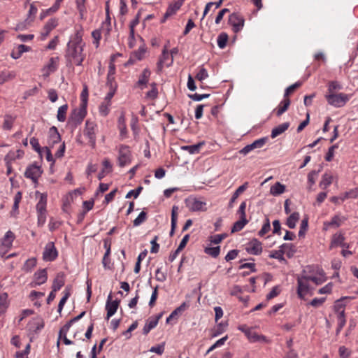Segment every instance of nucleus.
I'll return each mask as SVG.
<instances>
[{"mask_svg": "<svg viewBox=\"0 0 358 358\" xmlns=\"http://www.w3.org/2000/svg\"><path fill=\"white\" fill-rule=\"evenodd\" d=\"M8 297L6 292H1L0 294V315L6 312L8 306Z\"/></svg>", "mask_w": 358, "mask_h": 358, "instance_id": "34", "label": "nucleus"}, {"mask_svg": "<svg viewBox=\"0 0 358 358\" xmlns=\"http://www.w3.org/2000/svg\"><path fill=\"white\" fill-rule=\"evenodd\" d=\"M150 86L151 90L146 93L145 96L148 99L154 100L157 99L158 96V90L157 87V84L155 83H151Z\"/></svg>", "mask_w": 358, "mask_h": 358, "instance_id": "46", "label": "nucleus"}, {"mask_svg": "<svg viewBox=\"0 0 358 358\" xmlns=\"http://www.w3.org/2000/svg\"><path fill=\"white\" fill-rule=\"evenodd\" d=\"M358 197V187L350 189L349 192L345 193L344 197L342 200L347 199H356Z\"/></svg>", "mask_w": 358, "mask_h": 358, "instance_id": "55", "label": "nucleus"}, {"mask_svg": "<svg viewBox=\"0 0 358 358\" xmlns=\"http://www.w3.org/2000/svg\"><path fill=\"white\" fill-rule=\"evenodd\" d=\"M87 97H88V90L87 86H85L83 88L81 94H80V99H81V104L80 106H83L84 107H87Z\"/></svg>", "mask_w": 358, "mask_h": 358, "instance_id": "60", "label": "nucleus"}, {"mask_svg": "<svg viewBox=\"0 0 358 358\" xmlns=\"http://www.w3.org/2000/svg\"><path fill=\"white\" fill-rule=\"evenodd\" d=\"M120 301L116 299L113 301L111 294L108 296L106 303V310L107 311L106 319L108 320L117 311L119 307Z\"/></svg>", "mask_w": 358, "mask_h": 358, "instance_id": "12", "label": "nucleus"}, {"mask_svg": "<svg viewBox=\"0 0 358 358\" xmlns=\"http://www.w3.org/2000/svg\"><path fill=\"white\" fill-rule=\"evenodd\" d=\"M320 172V170L319 171H311L308 174V182L310 184V185H313L315 183V181H316V178L317 177V175Z\"/></svg>", "mask_w": 358, "mask_h": 358, "instance_id": "58", "label": "nucleus"}, {"mask_svg": "<svg viewBox=\"0 0 358 358\" xmlns=\"http://www.w3.org/2000/svg\"><path fill=\"white\" fill-rule=\"evenodd\" d=\"M248 220L247 219L240 218L239 220L234 222L232 228L231 233L237 232L243 229V227L248 224Z\"/></svg>", "mask_w": 358, "mask_h": 358, "instance_id": "38", "label": "nucleus"}, {"mask_svg": "<svg viewBox=\"0 0 358 358\" xmlns=\"http://www.w3.org/2000/svg\"><path fill=\"white\" fill-rule=\"evenodd\" d=\"M289 127V122H284L275 127H274L271 134V137L275 138L279 135L285 132Z\"/></svg>", "mask_w": 358, "mask_h": 358, "instance_id": "27", "label": "nucleus"}, {"mask_svg": "<svg viewBox=\"0 0 358 358\" xmlns=\"http://www.w3.org/2000/svg\"><path fill=\"white\" fill-rule=\"evenodd\" d=\"M57 22L55 19L49 20L45 24L43 31L41 33V39L44 40L49 35L50 31L57 27Z\"/></svg>", "mask_w": 358, "mask_h": 358, "instance_id": "20", "label": "nucleus"}, {"mask_svg": "<svg viewBox=\"0 0 358 358\" xmlns=\"http://www.w3.org/2000/svg\"><path fill=\"white\" fill-rule=\"evenodd\" d=\"M30 144L31 145L32 148L35 151H36L38 154L41 155L43 149H41L37 138H36L35 137L31 138L30 139Z\"/></svg>", "mask_w": 358, "mask_h": 358, "instance_id": "61", "label": "nucleus"}, {"mask_svg": "<svg viewBox=\"0 0 358 358\" xmlns=\"http://www.w3.org/2000/svg\"><path fill=\"white\" fill-rule=\"evenodd\" d=\"M37 260L35 257L28 259L22 266V270L24 272L29 273L36 266Z\"/></svg>", "mask_w": 358, "mask_h": 358, "instance_id": "37", "label": "nucleus"}, {"mask_svg": "<svg viewBox=\"0 0 358 358\" xmlns=\"http://www.w3.org/2000/svg\"><path fill=\"white\" fill-rule=\"evenodd\" d=\"M61 141V136L57 129L52 126L48 131V144L50 147H53L55 144Z\"/></svg>", "mask_w": 358, "mask_h": 358, "instance_id": "16", "label": "nucleus"}, {"mask_svg": "<svg viewBox=\"0 0 358 358\" xmlns=\"http://www.w3.org/2000/svg\"><path fill=\"white\" fill-rule=\"evenodd\" d=\"M85 43L83 41V31L77 30L72 36L67 43L65 53L66 66H72L73 64L81 66L85 59V54L83 53V48Z\"/></svg>", "mask_w": 358, "mask_h": 358, "instance_id": "1", "label": "nucleus"}, {"mask_svg": "<svg viewBox=\"0 0 358 358\" xmlns=\"http://www.w3.org/2000/svg\"><path fill=\"white\" fill-rule=\"evenodd\" d=\"M248 187V182H245L243 185H241L233 194L229 202V208H231L234 206V203L238 197V196L242 194Z\"/></svg>", "mask_w": 358, "mask_h": 358, "instance_id": "25", "label": "nucleus"}, {"mask_svg": "<svg viewBox=\"0 0 358 358\" xmlns=\"http://www.w3.org/2000/svg\"><path fill=\"white\" fill-rule=\"evenodd\" d=\"M15 239V235L11 231H8L3 238L1 239L0 244L6 248H11L13 242Z\"/></svg>", "mask_w": 358, "mask_h": 358, "instance_id": "24", "label": "nucleus"}, {"mask_svg": "<svg viewBox=\"0 0 358 358\" xmlns=\"http://www.w3.org/2000/svg\"><path fill=\"white\" fill-rule=\"evenodd\" d=\"M204 144V141H201L197 144L182 146L181 149L187 151L191 155L197 154L200 152V149Z\"/></svg>", "mask_w": 358, "mask_h": 358, "instance_id": "28", "label": "nucleus"}, {"mask_svg": "<svg viewBox=\"0 0 358 358\" xmlns=\"http://www.w3.org/2000/svg\"><path fill=\"white\" fill-rule=\"evenodd\" d=\"M333 283L329 282L325 286L322 287L318 290V293L320 294H330L333 289Z\"/></svg>", "mask_w": 358, "mask_h": 358, "instance_id": "64", "label": "nucleus"}, {"mask_svg": "<svg viewBox=\"0 0 358 358\" xmlns=\"http://www.w3.org/2000/svg\"><path fill=\"white\" fill-rule=\"evenodd\" d=\"M62 224V222L57 220H55L52 217L50 219V222L48 224V227L50 231H54L57 229H58L60 225Z\"/></svg>", "mask_w": 358, "mask_h": 358, "instance_id": "63", "label": "nucleus"}, {"mask_svg": "<svg viewBox=\"0 0 358 358\" xmlns=\"http://www.w3.org/2000/svg\"><path fill=\"white\" fill-rule=\"evenodd\" d=\"M228 41V35L226 33H221L218 35L217 42L220 48L223 49L226 47Z\"/></svg>", "mask_w": 358, "mask_h": 358, "instance_id": "47", "label": "nucleus"}, {"mask_svg": "<svg viewBox=\"0 0 358 358\" xmlns=\"http://www.w3.org/2000/svg\"><path fill=\"white\" fill-rule=\"evenodd\" d=\"M270 229H271L270 221H269V219L268 217H266L265 220V223L263 224L262 229L258 232V235L259 236H263L266 234H267L270 231Z\"/></svg>", "mask_w": 358, "mask_h": 358, "instance_id": "52", "label": "nucleus"}, {"mask_svg": "<svg viewBox=\"0 0 358 358\" xmlns=\"http://www.w3.org/2000/svg\"><path fill=\"white\" fill-rule=\"evenodd\" d=\"M110 103L105 101L101 103L99 108V113L101 115L104 117L106 116L110 112Z\"/></svg>", "mask_w": 358, "mask_h": 358, "instance_id": "51", "label": "nucleus"}, {"mask_svg": "<svg viewBox=\"0 0 358 358\" xmlns=\"http://www.w3.org/2000/svg\"><path fill=\"white\" fill-rule=\"evenodd\" d=\"M246 336L250 342H268L266 336L259 335L252 329L246 332Z\"/></svg>", "mask_w": 358, "mask_h": 358, "instance_id": "22", "label": "nucleus"}, {"mask_svg": "<svg viewBox=\"0 0 358 358\" xmlns=\"http://www.w3.org/2000/svg\"><path fill=\"white\" fill-rule=\"evenodd\" d=\"M301 85V83L296 82L289 86L285 92L284 99H288V96Z\"/></svg>", "mask_w": 358, "mask_h": 358, "instance_id": "57", "label": "nucleus"}, {"mask_svg": "<svg viewBox=\"0 0 358 358\" xmlns=\"http://www.w3.org/2000/svg\"><path fill=\"white\" fill-rule=\"evenodd\" d=\"M308 219H303L302 221H301V225H300V229L299 231V237H303L305 236V234L306 232V231L308 230Z\"/></svg>", "mask_w": 358, "mask_h": 358, "instance_id": "53", "label": "nucleus"}, {"mask_svg": "<svg viewBox=\"0 0 358 358\" xmlns=\"http://www.w3.org/2000/svg\"><path fill=\"white\" fill-rule=\"evenodd\" d=\"M285 191V186L279 182H275L270 188V193L273 196H278Z\"/></svg>", "mask_w": 358, "mask_h": 358, "instance_id": "31", "label": "nucleus"}, {"mask_svg": "<svg viewBox=\"0 0 358 358\" xmlns=\"http://www.w3.org/2000/svg\"><path fill=\"white\" fill-rule=\"evenodd\" d=\"M204 252L213 258H216L220 253V247H206L204 249Z\"/></svg>", "mask_w": 358, "mask_h": 358, "instance_id": "44", "label": "nucleus"}, {"mask_svg": "<svg viewBox=\"0 0 358 358\" xmlns=\"http://www.w3.org/2000/svg\"><path fill=\"white\" fill-rule=\"evenodd\" d=\"M23 155L24 151L20 149L16 151H9L8 153L4 157V161L6 162V167L10 169V164L12 163V162L15 161L17 159L22 158Z\"/></svg>", "mask_w": 358, "mask_h": 358, "instance_id": "15", "label": "nucleus"}, {"mask_svg": "<svg viewBox=\"0 0 358 358\" xmlns=\"http://www.w3.org/2000/svg\"><path fill=\"white\" fill-rule=\"evenodd\" d=\"M181 7V1H175L173 3H171L166 9V13H164L162 19L161 20V23H164L166 20L174 15L177 10H178Z\"/></svg>", "mask_w": 358, "mask_h": 358, "instance_id": "18", "label": "nucleus"}, {"mask_svg": "<svg viewBox=\"0 0 358 358\" xmlns=\"http://www.w3.org/2000/svg\"><path fill=\"white\" fill-rule=\"evenodd\" d=\"M118 128L121 135H124L127 133V127L124 122V115H121L118 119Z\"/></svg>", "mask_w": 358, "mask_h": 358, "instance_id": "56", "label": "nucleus"}, {"mask_svg": "<svg viewBox=\"0 0 358 358\" xmlns=\"http://www.w3.org/2000/svg\"><path fill=\"white\" fill-rule=\"evenodd\" d=\"M76 3L80 18L83 19L86 13V8L85 6V0H76Z\"/></svg>", "mask_w": 358, "mask_h": 358, "instance_id": "48", "label": "nucleus"}, {"mask_svg": "<svg viewBox=\"0 0 358 358\" xmlns=\"http://www.w3.org/2000/svg\"><path fill=\"white\" fill-rule=\"evenodd\" d=\"M30 329H33V331L36 333L37 331L41 330L44 327V322L43 321L40 319H34L29 324Z\"/></svg>", "mask_w": 358, "mask_h": 358, "instance_id": "36", "label": "nucleus"}, {"mask_svg": "<svg viewBox=\"0 0 358 358\" xmlns=\"http://www.w3.org/2000/svg\"><path fill=\"white\" fill-rule=\"evenodd\" d=\"M300 217L299 213L294 212L292 213L287 219L286 224L289 229L295 228L296 222L299 221Z\"/></svg>", "mask_w": 358, "mask_h": 358, "instance_id": "33", "label": "nucleus"}, {"mask_svg": "<svg viewBox=\"0 0 358 358\" xmlns=\"http://www.w3.org/2000/svg\"><path fill=\"white\" fill-rule=\"evenodd\" d=\"M351 299H354V297L345 296L335 301L334 310L337 315H345V304L343 303V301Z\"/></svg>", "mask_w": 358, "mask_h": 358, "instance_id": "21", "label": "nucleus"}, {"mask_svg": "<svg viewBox=\"0 0 358 358\" xmlns=\"http://www.w3.org/2000/svg\"><path fill=\"white\" fill-rule=\"evenodd\" d=\"M268 141V137H263L259 139H257L255 141L251 144L245 145L243 148H242L239 152L243 155H246L252 150L256 149V148H262L266 143Z\"/></svg>", "mask_w": 358, "mask_h": 358, "instance_id": "11", "label": "nucleus"}, {"mask_svg": "<svg viewBox=\"0 0 358 358\" xmlns=\"http://www.w3.org/2000/svg\"><path fill=\"white\" fill-rule=\"evenodd\" d=\"M306 273L302 271L301 274L297 277V294L300 299H303L310 290V279Z\"/></svg>", "mask_w": 358, "mask_h": 358, "instance_id": "3", "label": "nucleus"}, {"mask_svg": "<svg viewBox=\"0 0 358 358\" xmlns=\"http://www.w3.org/2000/svg\"><path fill=\"white\" fill-rule=\"evenodd\" d=\"M48 280V274L45 268L36 271L34 275V280L31 282L32 287L44 284Z\"/></svg>", "mask_w": 358, "mask_h": 358, "instance_id": "13", "label": "nucleus"}, {"mask_svg": "<svg viewBox=\"0 0 358 358\" xmlns=\"http://www.w3.org/2000/svg\"><path fill=\"white\" fill-rule=\"evenodd\" d=\"M31 48L23 44L18 45L14 50H13L10 56L12 58L17 59H19L24 52L30 51Z\"/></svg>", "mask_w": 358, "mask_h": 358, "instance_id": "23", "label": "nucleus"}, {"mask_svg": "<svg viewBox=\"0 0 358 358\" xmlns=\"http://www.w3.org/2000/svg\"><path fill=\"white\" fill-rule=\"evenodd\" d=\"M290 105V100L289 99H284L279 104L275 110L276 115H282L289 108Z\"/></svg>", "mask_w": 358, "mask_h": 358, "instance_id": "32", "label": "nucleus"}, {"mask_svg": "<svg viewBox=\"0 0 358 358\" xmlns=\"http://www.w3.org/2000/svg\"><path fill=\"white\" fill-rule=\"evenodd\" d=\"M147 219V213L145 211H142L139 213L138 217L134 220L133 224L134 227H138L143 223Z\"/></svg>", "mask_w": 358, "mask_h": 358, "instance_id": "50", "label": "nucleus"}, {"mask_svg": "<svg viewBox=\"0 0 358 358\" xmlns=\"http://www.w3.org/2000/svg\"><path fill=\"white\" fill-rule=\"evenodd\" d=\"M97 125L94 122L87 120L85 122V128L84 129V136L88 138L89 143L92 148L96 145V130Z\"/></svg>", "mask_w": 358, "mask_h": 358, "instance_id": "5", "label": "nucleus"}, {"mask_svg": "<svg viewBox=\"0 0 358 358\" xmlns=\"http://www.w3.org/2000/svg\"><path fill=\"white\" fill-rule=\"evenodd\" d=\"M344 241L345 238L342 234L334 235L331 242V248L339 246L340 244H343V241Z\"/></svg>", "mask_w": 358, "mask_h": 358, "instance_id": "49", "label": "nucleus"}, {"mask_svg": "<svg viewBox=\"0 0 358 358\" xmlns=\"http://www.w3.org/2000/svg\"><path fill=\"white\" fill-rule=\"evenodd\" d=\"M157 325L156 321H155L152 317L148 318L146 321L145 324L143 329V334L144 335H147L152 329H154Z\"/></svg>", "mask_w": 358, "mask_h": 358, "instance_id": "40", "label": "nucleus"}, {"mask_svg": "<svg viewBox=\"0 0 358 358\" xmlns=\"http://www.w3.org/2000/svg\"><path fill=\"white\" fill-rule=\"evenodd\" d=\"M310 281L313 282L316 285H319L324 282L327 280L325 273L322 268H316V275L308 274Z\"/></svg>", "mask_w": 358, "mask_h": 358, "instance_id": "17", "label": "nucleus"}, {"mask_svg": "<svg viewBox=\"0 0 358 358\" xmlns=\"http://www.w3.org/2000/svg\"><path fill=\"white\" fill-rule=\"evenodd\" d=\"M229 23L233 27L235 33L240 31L244 26V19L238 13H234L229 15Z\"/></svg>", "mask_w": 358, "mask_h": 358, "instance_id": "10", "label": "nucleus"}, {"mask_svg": "<svg viewBox=\"0 0 358 358\" xmlns=\"http://www.w3.org/2000/svg\"><path fill=\"white\" fill-rule=\"evenodd\" d=\"M47 194H40L39 200L36 206L37 213H47Z\"/></svg>", "mask_w": 358, "mask_h": 358, "instance_id": "26", "label": "nucleus"}, {"mask_svg": "<svg viewBox=\"0 0 358 358\" xmlns=\"http://www.w3.org/2000/svg\"><path fill=\"white\" fill-rule=\"evenodd\" d=\"M58 256V252L53 242H49L46 244L43 252V259L45 262H52Z\"/></svg>", "mask_w": 358, "mask_h": 358, "instance_id": "8", "label": "nucleus"}, {"mask_svg": "<svg viewBox=\"0 0 358 358\" xmlns=\"http://www.w3.org/2000/svg\"><path fill=\"white\" fill-rule=\"evenodd\" d=\"M131 162V153L129 146L122 145L119 149L118 165L124 167Z\"/></svg>", "mask_w": 358, "mask_h": 358, "instance_id": "7", "label": "nucleus"}, {"mask_svg": "<svg viewBox=\"0 0 358 358\" xmlns=\"http://www.w3.org/2000/svg\"><path fill=\"white\" fill-rule=\"evenodd\" d=\"M342 89L343 87L339 82L336 80L330 81L328 84V92L327 94L335 93V91Z\"/></svg>", "mask_w": 358, "mask_h": 358, "instance_id": "45", "label": "nucleus"}, {"mask_svg": "<svg viewBox=\"0 0 358 358\" xmlns=\"http://www.w3.org/2000/svg\"><path fill=\"white\" fill-rule=\"evenodd\" d=\"M145 52L146 48L144 45H142L134 52V56L138 60H141L144 57Z\"/></svg>", "mask_w": 358, "mask_h": 358, "instance_id": "62", "label": "nucleus"}, {"mask_svg": "<svg viewBox=\"0 0 358 358\" xmlns=\"http://www.w3.org/2000/svg\"><path fill=\"white\" fill-rule=\"evenodd\" d=\"M151 75V71L149 69L145 68L143 69L141 75L139 76L138 80L136 85L141 87V90L146 87L147 83L149 81V78Z\"/></svg>", "mask_w": 358, "mask_h": 358, "instance_id": "19", "label": "nucleus"}, {"mask_svg": "<svg viewBox=\"0 0 358 358\" xmlns=\"http://www.w3.org/2000/svg\"><path fill=\"white\" fill-rule=\"evenodd\" d=\"M43 171L41 166L36 164L29 166L24 173L27 178L31 179L34 182H37L38 179L41 177Z\"/></svg>", "mask_w": 358, "mask_h": 358, "instance_id": "9", "label": "nucleus"}, {"mask_svg": "<svg viewBox=\"0 0 358 358\" xmlns=\"http://www.w3.org/2000/svg\"><path fill=\"white\" fill-rule=\"evenodd\" d=\"M86 108L80 106L78 109L73 110L69 118V124L74 127L81 124L87 114Z\"/></svg>", "mask_w": 358, "mask_h": 358, "instance_id": "4", "label": "nucleus"}, {"mask_svg": "<svg viewBox=\"0 0 358 358\" xmlns=\"http://www.w3.org/2000/svg\"><path fill=\"white\" fill-rule=\"evenodd\" d=\"M16 76L15 71H3L0 73V85L14 79Z\"/></svg>", "mask_w": 358, "mask_h": 358, "instance_id": "29", "label": "nucleus"}, {"mask_svg": "<svg viewBox=\"0 0 358 358\" xmlns=\"http://www.w3.org/2000/svg\"><path fill=\"white\" fill-rule=\"evenodd\" d=\"M186 207L189 211H206V203L202 201L194 196H189L185 200Z\"/></svg>", "mask_w": 358, "mask_h": 358, "instance_id": "6", "label": "nucleus"}, {"mask_svg": "<svg viewBox=\"0 0 358 358\" xmlns=\"http://www.w3.org/2000/svg\"><path fill=\"white\" fill-rule=\"evenodd\" d=\"M15 117L10 115H6L4 116V122L3 124V129L5 130H10L13 127Z\"/></svg>", "mask_w": 358, "mask_h": 358, "instance_id": "41", "label": "nucleus"}, {"mask_svg": "<svg viewBox=\"0 0 358 358\" xmlns=\"http://www.w3.org/2000/svg\"><path fill=\"white\" fill-rule=\"evenodd\" d=\"M64 280L63 277L62 275H57L52 283V288L53 292L59 290L64 286Z\"/></svg>", "mask_w": 358, "mask_h": 358, "instance_id": "43", "label": "nucleus"}, {"mask_svg": "<svg viewBox=\"0 0 358 358\" xmlns=\"http://www.w3.org/2000/svg\"><path fill=\"white\" fill-rule=\"evenodd\" d=\"M338 354L341 358H349L351 351L345 346H341L338 349Z\"/></svg>", "mask_w": 358, "mask_h": 358, "instance_id": "59", "label": "nucleus"}, {"mask_svg": "<svg viewBox=\"0 0 358 358\" xmlns=\"http://www.w3.org/2000/svg\"><path fill=\"white\" fill-rule=\"evenodd\" d=\"M59 57H51L48 64L45 66V69L47 71V75L55 72L57 69Z\"/></svg>", "mask_w": 358, "mask_h": 358, "instance_id": "30", "label": "nucleus"}, {"mask_svg": "<svg viewBox=\"0 0 358 358\" xmlns=\"http://www.w3.org/2000/svg\"><path fill=\"white\" fill-rule=\"evenodd\" d=\"M333 181V176L331 174L325 173L322 178V180L319 184L320 187L322 189H327Z\"/></svg>", "mask_w": 358, "mask_h": 358, "instance_id": "35", "label": "nucleus"}, {"mask_svg": "<svg viewBox=\"0 0 358 358\" xmlns=\"http://www.w3.org/2000/svg\"><path fill=\"white\" fill-rule=\"evenodd\" d=\"M246 251L251 255H258L262 252V243L256 238L250 241L245 248Z\"/></svg>", "mask_w": 358, "mask_h": 358, "instance_id": "14", "label": "nucleus"}, {"mask_svg": "<svg viewBox=\"0 0 358 358\" xmlns=\"http://www.w3.org/2000/svg\"><path fill=\"white\" fill-rule=\"evenodd\" d=\"M327 103L336 108L344 106L350 100V95L344 93L326 94L324 96Z\"/></svg>", "mask_w": 358, "mask_h": 358, "instance_id": "2", "label": "nucleus"}, {"mask_svg": "<svg viewBox=\"0 0 358 358\" xmlns=\"http://www.w3.org/2000/svg\"><path fill=\"white\" fill-rule=\"evenodd\" d=\"M68 110V105L64 104L60 106L57 110V118L59 122H64L66 120V114Z\"/></svg>", "mask_w": 358, "mask_h": 358, "instance_id": "42", "label": "nucleus"}, {"mask_svg": "<svg viewBox=\"0 0 358 358\" xmlns=\"http://www.w3.org/2000/svg\"><path fill=\"white\" fill-rule=\"evenodd\" d=\"M208 77V73L207 70L203 67L201 66L199 69V71H198L196 78L199 81H203L205 79H206Z\"/></svg>", "mask_w": 358, "mask_h": 358, "instance_id": "54", "label": "nucleus"}, {"mask_svg": "<svg viewBox=\"0 0 358 358\" xmlns=\"http://www.w3.org/2000/svg\"><path fill=\"white\" fill-rule=\"evenodd\" d=\"M344 220H345V217H341L338 215H335L331 218L330 222H325L324 225L327 226V227H338L341 224L342 222Z\"/></svg>", "mask_w": 358, "mask_h": 358, "instance_id": "39", "label": "nucleus"}]
</instances>
